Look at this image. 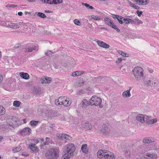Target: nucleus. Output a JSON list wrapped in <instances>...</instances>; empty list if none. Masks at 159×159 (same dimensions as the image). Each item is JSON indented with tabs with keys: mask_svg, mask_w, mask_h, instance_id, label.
Returning a JSON list of instances; mask_svg holds the SVG:
<instances>
[{
	"mask_svg": "<svg viewBox=\"0 0 159 159\" xmlns=\"http://www.w3.org/2000/svg\"><path fill=\"white\" fill-rule=\"evenodd\" d=\"M20 75L21 77L25 80H28L29 78V74L26 73L21 72Z\"/></svg>",
	"mask_w": 159,
	"mask_h": 159,
	"instance_id": "nucleus-22",
	"label": "nucleus"
},
{
	"mask_svg": "<svg viewBox=\"0 0 159 159\" xmlns=\"http://www.w3.org/2000/svg\"><path fill=\"white\" fill-rule=\"evenodd\" d=\"M131 7L136 9H138L139 8V7L138 6L136 5L134 3L131 4Z\"/></svg>",
	"mask_w": 159,
	"mask_h": 159,
	"instance_id": "nucleus-49",
	"label": "nucleus"
},
{
	"mask_svg": "<svg viewBox=\"0 0 159 159\" xmlns=\"http://www.w3.org/2000/svg\"><path fill=\"white\" fill-rule=\"evenodd\" d=\"M75 150L74 145L73 143H69L67 145L63 148L62 152L63 159H69L73 155Z\"/></svg>",
	"mask_w": 159,
	"mask_h": 159,
	"instance_id": "nucleus-1",
	"label": "nucleus"
},
{
	"mask_svg": "<svg viewBox=\"0 0 159 159\" xmlns=\"http://www.w3.org/2000/svg\"><path fill=\"white\" fill-rule=\"evenodd\" d=\"M36 0H28L29 2H33L35 1Z\"/></svg>",
	"mask_w": 159,
	"mask_h": 159,
	"instance_id": "nucleus-63",
	"label": "nucleus"
},
{
	"mask_svg": "<svg viewBox=\"0 0 159 159\" xmlns=\"http://www.w3.org/2000/svg\"><path fill=\"white\" fill-rule=\"evenodd\" d=\"M29 148L35 153L37 152H38V149L35 144L30 143L29 145Z\"/></svg>",
	"mask_w": 159,
	"mask_h": 159,
	"instance_id": "nucleus-12",
	"label": "nucleus"
},
{
	"mask_svg": "<svg viewBox=\"0 0 159 159\" xmlns=\"http://www.w3.org/2000/svg\"><path fill=\"white\" fill-rule=\"evenodd\" d=\"M34 142L36 144H37L38 143H39V140L38 139H36L35 140Z\"/></svg>",
	"mask_w": 159,
	"mask_h": 159,
	"instance_id": "nucleus-60",
	"label": "nucleus"
},
{
	"mask_svg": "<svg viewBox=\"0 0 159 159\" xmlns=\"http://www.w3.org/2000/svg\"><path fill=\"white\" fill-rule=\"evenodd\" d=\"M11 28L13 29H17L20 27V25L17 23H15L10 22L8 24Z\"/></svg>",
	"mask_w": 159,
	"mask_h": 159,
	"instance_id": "nucleus-19",
	"label": "nucleus"
},
{
	"mask_svg": "<svg viewBox=\"0 0 159 159\" xmlns=\"http://www.w3.org/2000/svg\"><path fill=\"white\" fill-rule=\"evenodd\" d=\"M18 15L20 16H22L23 15V13L22 12H18Z\"/></svg>",
	"mask_w": 159,
	"mask_h": 159,
	"instance_id": "nucleus-59",
	"label": "nucleus"
},
{
	"mask_svg": "<svg viewBox=\"0 0 159 159\" xmlns=\"http://www.w3.org/2000/svg\"><path fill=\"white\" fill-rule=\"evenodd\" d=\"M21 102L19 101H15L13 102V105L14 106L16 107H19L20 105Z\"/></svg>",
	"mask_w": 159,
	"mask_h": 159,
	"instance_id": "nucleus-36",
	"label": "nucleus"
},
{
	"mask_svg": "<svg viewBox=\"0 0 159 159\" xmlns=\"http://www.w3.org/2000/svg\"><path fill=\"white\" fill-rule=\"evenodd\" d=\"M149 2L148 0H139L138 4L139 5H146Z\"/></svg>",
	"mask_w": 159,
	"mask_h": 159,
	"instance_id": "nucleus-24",
	"label": "nucleus"
},
{
	"mask_svg": "<svg viewBox=\"0 0 159 159\" xmlns=\"http://www.w3.org/2000/svg\"><path fill=\"white\" fill-rule=\"evenodd\" d=\"M52 80V79L51 78L46 77L41 79V83L49 84L51 82Z\"/></svg>",
	"mask_w": 159,
	"mask_h": 159,
	"instance_id": "nucleus-14",
	"label": "nucleus"
},
{
	"mask_svg": "<svg viewBox=\"0 0 159 159\" xmlns=\"http://www.w3.org/2000/svg\"><path fill=\"white\" fill-rule=\"evenodd\" d=\"M53 4H60L62 2V0H53Z\"/></svg>",
	"mask_w": 159,
	"mask_h": 159,
	"instance_id": "nucleus-41",
	"label": "nucleus"
},
{
	"mask_svg": "<svg viewBox=\"0 0 159 159\" xmlns=\"http://www.w3.org/2000/svg\"><path fill=\"white\" fill-rule=\"evenodd\" d=\"M119 54H120V55H122L123 57L125 56V57H127L128 54H126L124 53L123 52L121 51H118Z\"/></svg>",
	"mask_w": 159,
	"mask_h": 159,
	"instance_id": "nucleus-44",
	"label": "nucleus"
},
{
	"mask_svg": "<svg viewBox=\"0 0 159 159\" xmlns=\"http://www.w3.org/2000/svg\"><path fill=\"white\" fill-rule=\"evenodd\" d=\"M84 127L87 130H89L91 128L92 126L90 123H85V125H84Z\"/></svg>",
	"mask_w": 159,
	"mask_h": 159,
	"instance_id": "nucleus-30",
	"label": "nucleus"
},
{
	"mask_svg": "<svg viewBox=\"0 0 159 159\" xmlns=\"http://www.w3.org/2000/svg\"><path fill=\"white\" fill-rule=\"evenodd\" d=\"M51 11H50L49 10H46L45 11V12H47V13H50L51 12Z\"/></svg>",
	"mask_w": 159,
	"mask_h": 159,
	"instance_id": "nucleus-62",
	"label": "nucleus"
},
{
	"mask_svg": "<svg viewBox=\"0 0 159 159\" xmlns=\"http://www.w3.org/2000/svg\"><path fill=\"white\" fill-rule=\"evenodd\" d=\"M46 140L48 143L52 144L53 142L52 140L48 137H46L45 139Z\"/></svg>",
	"mask_w": 159,
	"mask_h": 159,
	"instance_id": "nucleus-43",
	"label": "nucleus"
},
{
	"mask_svg": "<svg viewBox=\"0 0 159 159\" xmlns=\"http://www.w3.org/2000/svg\"><path fill=\"white\" fill-rule=\"evenodd\" d=\"M92 18L91 19L92 20V19H93L94 20H100L101 19V18L100 17H97V16L92 15Z\"/></svg>",
	"mask_w": 159,
	"mask_h": 159,
	"instance_id": "nucleus-39",
	"label": "nucleus"
},
{
	"mask_svg": "<svg viewBox=\"0 0 159 159\" xmlns=\"http://www.w3.org/2000/svg\"><path fill=\"white\" fill-rule=\"evenodd\" d=\"M111 153V152L106 150H99L97 152V157L99 158H102L103 157L105 158L108 155L107 153Z\"/></svg>",
	"mask_w": 159,
	"mask_h": 159,
	"instance_id": "nucleus-6",
	"label": "nucleus"
},
{
	"mask_svg": "<svg viewBox=\"0 0 159 159\" xmlns=\"http://www.w3.org/2000/svg\"><path fill=\"white\" fill-rule=\"evenodd\" d=\"M103 78V76H99L97 77H94L93 80L95 81H99L100 80L102 79Z\"/></svg>",
	"mask_w": 159,
	"mask_h": 159,
	"instance_id": "nucleus-42",
	"label": "nucleus"
},
{
	"mask_svg": "<svg viewBox=\"0 0 159 159\" xmlns=\"http://www.w3.org/2000/svg\"><path fill=\"white\" fill-rule=\"evenodd\" d=\"M116 16L117 17H115L118 20V21L119 23H120V24H122L123 23V19L124 17H123L120 16Z\"/></svg>",
	"mask_w": 159,
	"mask_h": 159,
	"instance_id": "nucleus-23",
	"label": "nucleus"
},
{
	"mask_svg": "<svg viewBox=\"0 0 159 159\" xmlns=\"http://www.w3.org/2000/svg\"><path fill=\"white\" fill-rule=\"evenodd\" d=\"M66 97H60L59 98V101L60 102H61V105H62L63 104V102H64V101H65V99H66Z\"/></svg>",
	"mask_w": 159,
	"mask_h": 159,
	"instance_id": "nucleus-34",
	"label": "nucleus"
},
{
	"mask_svg": "<svg viewBox=\"0 0 159 159\" xmlns=\"http://www.w3.org/2000/svg\"><path fill=\"white\" fill-rule=\"evenodd\" d=\"M101 130L102 132L106 134H108L110 132V130L108 129V127L105 125H104L103 126Z\"/></svg>",
	"mask_w": 159,
	"mask_h": 159,
	"instance_id": "nucleus-18",
	"label": "nucleus"
},
{
	"mask_svg": "<svg viewBox=\"0 0 159 159\" xmlns=\"http://www.w3.org/2000/svg\"><path fill=\"white\" fill-rule=\"evenodd\" d=\"M37 16L42 18H45L46 17V15L43 13L39 12L37 14Z\"/></svg>",
	"mask_w": 159,
	"mask_h": 159,
	"instance_id": "nucleus-37",
	"label": "nucleus"
},
{
	"mask_svg": "<svg viewBox=\"0 0 159 159\" xmlns=\"http://www.w3.org/2000/svg\"><path fill=\"white\" fill-rule=\"evenodd\" d=\"M124 155L127 158H129L130 156V152L129 150H127L124 151Z\"/></svg>",
	"mask_w": 159,
	"mask_h": 159,
	"instance_id": "nucleus-33",
	"label": "nucleus"
},
{
	"mask_svg": "<svg viewBox=\"0 0 159 159\" xmlns=\"http://www.w3.org/2000/svg\"><path fill=\"white\" fill-rule=\"evenodd\" d=\"M130 19L129 18H123V21L124 22L123 23L125 24V25L126 24H128L130 23Z\"/></svg>",
	"mask_w": 159,
	"mask_h": 159,
	"instance_id": "nucleus-35",
	"label": "nucleus"
},
{
	"mask_svg": "<svg viewBox=\"0 0 159 159\" xmlns=\"http://www.w3.org/2000/svg\"><path fill=\"white\" fill-rule=\"evenodd\" d=\"M49 144L48 143L46 140L45 142H43L42 143L41 145V147H43L44 146L48 145Z\"/></svg>",
	"mask_w": 159,
	"mask_h": 159,
	"instance_id": "nucleus-48",
	"label": "nucleus"
},
{
	"mask_svg": "<svg viewBox=\"0 0 159 159\" xmlns=\"http://www.w3.org/2000/svg\"><path fill=\"white\" fill-rule=\"evenodd\" d=\"M136 13L139 16H140L142 14L143 12L142 11H139L137 10V11Z\"/></svg>",
	"mask_w": 159,
	"mask_h": 159,
	"instance_id": "nucleus-52",
	"label": "nucleus"
},
{
	"mask_svg": "<svg viewBox=\"0 0 159 159\" xmlns=\"http://www.w3.org/2000/svg\"><path fill=\"white\" fill-rule=\"evenodd\" d=\"M82 4L85 6L87 8H88L89 9H93V7L92 6H90L89 4L86 3H82Z\"/></svg>",
	"mask_w": 159,
	"mask_h": 159,
	"instance_id": "nucleus-38",
	"label": "nucleus"
},
{
	"mask_svg": "<svg viewBox=\"0 0 159 159\" xmlns=\"http://www.w3.org/2000/svg\"><path fill=\"white\" fill-rule=\"evenodd\" d=\"M17 6L16 5H13V4H11V5H9L8 6V7H17Z\"/></svg>",
	"mask_w": 159,
	"mask_h": 159,
	"instance_id": "nucleus-57",
	"label": "nucleus"
},
{
	"mask_svg": "<svg viewBox=\"0 0 159 159\" xmlns=\"http://www.w3.org/2000/svg\"><path fill=\"white\" fill-rule=\"evenodd\" d=\"M76 74L77 76H80L82 75L85 74V72L82 71H76Z\"/></svg>",
	"mask_w": 159,
	"mask_h": 159,
	"instance_id": "nucleus-40",
	"label": "nucleus"
},
{
	"mask_svg": "<svg viewBox=\"0 0 159 159\" xmlns=\"http://www.w3.org/2000/svg\"><path fill=\"white\" fill-rule=\"evenodd\" d=\"M112 28L115 29L118 32H119L120 30L118 28L115 24L113 22L111 24V25L109 26Z\"/></svg>",
	"mask_w": 159,
	"mask_h": 159,
	"instance_id": "nucleus-26",
	"label": "nucleus"
},
{
	"mask_svg": "<svg viewBox=\"0 0 159 159\" xmlns=\"http://www.w3.org/2000/svg\"><path fill=\"white\" fill-rule=\"evenodd\" d=\"M52 1L53 0H46L45 3L50 4H53V2Z\"/></svg>",
	"mask_w": 159,
	"mask_h": 159,
	"instance_id": "nucleus-50",
	"label": "nucleus"
},
{
	"mask_svg": "<svg viewBox=\"0 0 159 159\" xmlns=\"http://www.w3.org/2000/svg\"><path fill=\"white\" fill-rule=\"evenodd\" d=\"M129 21H130V23L131 24H134L135 23V22L133 20L130 19V20H129Z\"/></svg>",
	"mask_w": 159,
	"mask_h": 159,
	"instance_id": "nucleus-58",
	"label": "nucleus"
},
{
	"mask_svg": "<svg viewBox=\"0 0 159 159\" xmlns=\"http://www.w3.org/2000/svg\"><path fill=\"white\" fill-rule=\"evenodd\" d=\"M21 46V45L20 43H18L16 44L15 46V48H19Z\"/></svg>",
	"mask_w": 159,
	"mask_h": 159,
	"instance_id": "nucleus-54",
	"label": "nucleus"
},
{
	"mask_svg": "<svg viewBox=\"0 0 159 159\" xmlns=\"http://www.w3.org/2000/svg\"><path fill=\"white\" fill-rule=\"evenodd\" d=\"M74 23L78 25H80V22L77 19H75L74 20Z\"/></svg>",
	"mask_w": 159,
	"mask_h": 159,
	"instance_id": "nucleus-46",
	"label": "nucleus"
},
{
	"mask_svg": "<svg viewBox=\"0 0 159 159\" xmlns=\"http://www.w3.org/2000/svg\"><path fill=\"white\" fill-rule=\"evenodd\" d=\"M154 141V139L151 137H146L144 138L143 140V142L144 143H150Z\"/></svg>",
	"mask_w": 159,
	"mask_h": 159,
	"instance_id": "nucleus-15",
	"label": "nucleus"
},
{
	"mask_svg": "<svg viewBox=\"0 0 159 159\" xmlns=\"http://www.w3.org/2000/svg\"><path fill=\"white\" fill-rule=\"evenodd\" d=\"M53 53V52L49 50L45 53V54L47 56H50Z\"/></svg>",
	"mask_w": 159,
	"mask_h": 159,
	"instance_id": "nucleus-45",
	"label": "nucleus"
},
{
	"mask_svg": "<svg viewBox=\"0 0 159 159\" xmlns=\"http://www.w3.org/2000/svg\"><path fill=\"white\" fill-rule=\"evenodd\" d=\"M98 44L100 47L105 48H109L110 46L109 44L99 40H98L97 41Z\"/></svg>",
	"mask_w": 159,
	"mask_h": 159,
	"instance_id": "nucleus-11",
	"label": "nucleus"
},
{
	"mask_svg": "<svg viewBox=\"0 0 159 159\" xmlns=\"http://www.w3.org/2000/svg\"><path fill=\"white\" fill-rule=\"evenodd\" d=\"M39 139L42 142H43L44 140V139L43 138H40Z\"/></svg>",
	"mask_w": 159,
	"mask_h": 159,
	"instance_id": "nucleus-64",
	"label": "nucleus"
},
{
	"mask_svg": "<svg viewBox=\"0 0 159 159\" xmlns=\"http://www.w3.org/2000/svg\"><path fill=\"white\" fill-rule=\"evenodd\" d=\"M55 103L56 105H61V102H60L59 98L55 100Z\"/></svg>",
	"mask_w": 159,
	"mask_h": 159,
	"instance_id": "nucleus-47",
	"label": "nucleus"
},
{
	"mask_svg": "<svg viewBox=\"0 0 159 159\" xmlns=\"http://www.w3.org/2000/svg\"><path fill=\"white\" fill-rule=\"evenodd\" d=\"M31 132V129L28 127H26L23 130L20 131V134L22 135H26L29 134Z\"/></svg>",
	"mask_w": 159,
	"mask_h": 159,
	"instance_id": "nucleus-10",
	"label": "nucleus"
},
{
	"mask_svg": "<svg viewBox=\"0 0 159 159\" xmlns=\"http://www.w3.org/2000/svg\"><path fill=\"white\" fill-rule=\"evenodd\" d=\"M39 122V121L32 120L30 121V124L32 126H35Z\"/></svg>",
	"mask_w": 159,
	"mask_h": 159,
	"instance_id": "nucleus-31",
	"label": "nucleus"
},
{
	"mask_svg": "<svg viewBox=\"0 0 159 159\" xmlns=\"http://www.w3.org/2000/svg\"><path fill=\"white\" fill-rule=\"evenodd\" d=\"M81 106L82 108H86L89 105V102L86 99H83L80 103Z\"/></svg>",
	"mask_w": 159,
	"mask_h": 159,
	"instance_id": "nucleus-17",
	"label": "nucleus"
},
{
	"mask_svg": "<svg viewBox=\"0 0 159 159\" xmlns=\"http://www.w3.org/2000/svg\"><path fill=\"white\" fill-rule=\"evenodd\" d=\"M122 60V59L121 58H118V60L116 61V63L119 64L121 61Z\"/></svg>",
	"mask_w": 159,
	"mask_h": 159,
	"instance_id": "nucleus-55",
	"label": "nucleus"
},
{
	"mask_svg": "<svg viewBox=\"0 0 159 159\" xmlns=\"http://www.w3.org/2000/svg\"><path fill=\"white\" fill-rule=\"evenodd\" d=\"M3 78L2 76L0 75V83H1V81L2 80Z\"/></svg>",
	"mask_w": 159,
	"mask_h": 159,
	"instance_id": "nucleus-61",
	"label": "nucleus"
},
{
	"mask_svg": "<svg viewBox=\"0 0 159 159\" xmlns=\"http://www.w3.org/2000/svg\"><path fill=\"white\" fill-rule=\"evenodd\" d=\"M57 137L61 140L66 139V140H70L71 137L69 135L66 134H59L57 135Z\"/></svg>",
	"mask_w": 159,
	"mask_h": 159,
	"instance_id": "nucleus-8",
	"label": "nucleus"
},
{
	"mask_svg": "<svg viewBox=\"0 0 159 159\" xmlns=\"http://www.w3.org/2000/svg\"><path fill=\"white\" fill-rule=\"evenodd\" d=\"M144 84L145 85L148 86L154 87L158 83V81L155 79L151 78L149 80H145L144 81Z\"/></svg>",
	"mask_w": 159,
	"mask_h": 159,
	"instance_id": "nucleus-4",
	"label": "nucleus"
},
{
	"mask_svg": "<svg viewBox=\"0 0 159 159\" xmlns=\"http://www.w3.org/2000/svg\"><path fill=\"white\" fill-rule=\"evenodd\" d=\"M104 21L109 26H110L113 22L109 18L107 17H105L104 18Z\"/></svg>",
	"mask_w": 159,
	"mask_h": 159,
	"instance_id": "nucleus-27",
	"label": "nucleus"
},
{
	"mask_svg": "<svg viewBox=\"0 0 159 159\" xmlns=\"http://www.w3.org/2000/svg\"><path fill=\"white\" fill-rule=\"evenodd\" d=\"M49 159H57L59 154V150L57 149H51L48 153Z\"/></svg>",
	"mask_w": 159,
	"mask_h": 159,
	"instance_id": "nucleus-3",
	"label": "nucleus"
},
{
	"mask_svg": "<svg viewBox=\"0 0 159 159\" xmlns=\"http://www.w3.org/2000/svg\"><path fill=\"white\" fill-rule=\"evenodd\" d=\"M76 71H75V72H73L72 73V76H77V74H76Z\"/></svg>",
	"mask_w": 159,
	"mask_h": 159,
	"instance_id": "nucleus-56",
	"label": "nucleus"
},
{
	"mask_svg": "<svg viewBox=\"0 0 159 159\" xmlns=\"http://www.w3.org/2000/svg\"><path fill=\"white\" fill-rule=\"evenodd\" d=\"M91 100L94 102L96 106L100 104L102 102L101 99L96 96H92L91 98Z\"/></svg>",
	"mask_w": 159,
	"mask_h": 159,
	"instance_id": "nucleus-7",
	"label": "nucleus"
},
{
	"mask_svg": "<svg viewBox=\"0 0 159 159\" xmlns=\"http://www.w3.org/2000/svg\"><path fill=\"white\" fill-rule=\"evenodd\" d=\"M150 118L149 116L143 115L142 114H139L136 117V120L143 123L147 121L148 119Z\"/></svg>",
	"mask_w": 159,
	"mask_h": 159,
	"instance_id": "nucleus-5",
	"label": "nucleus"
},
{
	"mask_svg": "<svg viewBox=\"0 0 159 159\" xmlns=\"http://www.w3.org/2000/svg\"><path fill=\"white\" fill-rule=\"evenodd\" d=\"M21 150V148L20 146H17L16 148H13L12 151L14 153H16V152L20 151Z\"/></svg>",
	"mask_w": 159,
	"mask_h": 159,
	"instance_id": "nucleus-32",
	"label": "nucleus"
},
{
	"mask_svg": "<svg viewBox=\"0 0 159 159\" xmlns=\"http://www.w3.org/2000/svg\"><path fill=\"white\" fill-rule=\"evenodd\" d=\"M26 48H25V52H31L33 50H36V46H33L31 45L30 46H27L26 47Z\"/></svg>",
	"mask_w": 159,
	"mask_h": 159,
	"instance_id": "nucleus-13",
	"label": "nucleus"
},
{
	"mask_svg": "<svg viewBox=\"0 0 159 159\" xmlns=\"http://www.w3.org/2000/svg\"><path fill=\"white\" fill-rule=\"evenodd\" d=\"M146 122L148 124H152L153 123H156L157 121L156 119H154L151 120L148 119L147 121H146Z\"/></svg>",
	"mask_w": 159,
	"mask_h": 159,
	"instance_id": "nucleus-28",
	"label": "nucleus"
},
{
	"mask_svg": "<svg viewBox=\"0 0 159 159\" xmlns=\"http://www.w3.org/2000/svg\"><path fill=\"white\" fill-rule=\"evenodd\" d=\"M95 104L94 102H93L90 99V100L89 102V105H91V106H93V105H95Z\"/></svg>",
	"mask_w": 159,
	"mask_h": 159,
	"instance_id": "nucleus-51",
	"label": "nucleus"
},
{
	"mask_svg": "<svg viewBox=\"0 0 159 159\" xmlns=\"http://www.w3.org/2000/svg\"><path fill=\"white\" fill-rule=\"evenodd\" d=\"M87 145L86 144H83L81 147V150L82 151L85 153H87L88 150L87 149Z\"/></svg>",
	"mask_w": 159,
	"mask_h": 159,
	"instance_id": "nucleus-25",
	"label": "nucleus"
},
{
	"mask_svg": "<svg viewBox=\"0 0 159 159\" xmlns=\"http://www.w3.org/2000/svg\"><path fill=\"white\" fill-rule=\"evenodd\" d=\"M131 88L130 87L129 89L124 91L122 93V95L124 98H129L131 96V94L130 92Z\"/></svg>",
	"mask_w": 159,
	"mask_h": 159,
	"instance_id": "nucleus-16",
	"label": "nucleus"
},
{
	"mask_svg": "<svg viewBox=\"0 0 159 159\" xmlns=\"http://www.w3.org/2000/svg\"><path fill=\"white\" fill-rule=\"evenodd\" d=\"M135 19L137 21L138 24H142L143 23V22L138 18H135Z\"/></svg>",
	"mask_w": 159,
	"mask_h": 159,
	"instance_id": "nucleus-53",
	"label": "nucleus"
},
{
	"mask_svg": "<svg viewBox=\"0 0 159 159\" xmlns=\"http://www.w3.org/2000/svg\"><path fill=\"white\" fill-rule=\"evenodd\" d=\"M108 155H107V157H106L105 158L107 159H115V156L114 154L111 152V153H107Z\"/></svg>",
	"mask_w": 159,
	"mask_h": 159,
	"instance_id": "nucleus-29",
	"label": "nucleus"
},
{
	"mask_svg": "<svg viewBox=\"0 0 159 159\" xmlns=\"http://www.w3.org/2000/svg\"><path fill=\"white\" fill-rule=\"evenodd\" d=\"M143 156L144 158H147L148 159H156L157 157V155L156 154L146 153L143 154Z\"/></svg>",
	"mask_w": 159,
	"mask_h": 159,
	"instance_id": "nucleus-9",
	"label": "nucleus"
},
{
	"mask_svg": "<svg viewBox=\"0 0 159 159\" xmlns=\"http://www.w3.org/2000/svg\"><path fill=\"white\" fill-rule=\"evenodd\" d=\"M66 99H65L64 102H63L62 105L66 107L69 106L71 104V102L70 101L69 98H67L66 97Z\"/></svg>",
	"mask_w": 159,
	"mask_h": 159,
	"instance_id": "nucleus-21",
	"label": "nucleus"
},
{
	"mask_svg": "<svg viewBox=\"0 0 159 159\" xmlns=\"http://www.w3.org/2000/svg\"><path fill=\"white\" fill-rule=\"evenodd\" d=\"M1 127L5 129H11L13 128V125L7 123L1 125Z\"/></svg>",
	"mask_w": 159,
	"mask_h": 159,
	"instance_id": "nucleus-20",
	"label": "nucleus"
},
{
	"mask_svg": "<svg viewBox=\"0 0 159 159\" xmlns=\"http://www.w3.org/2000/svg\"><path fill=\"white\" fill-rule=\"evenodd\" d=\"M132 72L137 81H140L142 79L144 78L143 70L142 67L139 66L136 67L133 70Z\"/></svg>",
	"mask_w": 159,
	"mask_h": 159,
	"instance_id": "nucleus-2",
	"label": "nucleus"
}]
</instances>
